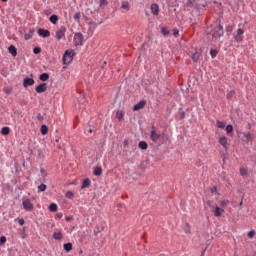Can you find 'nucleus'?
<instances>
[{
  "label": "nucleus",
  "instance_id": "obj_1",
  "mask_svg": "<svg viewBox=\"0 0 256 256\" xmlns=\"http://www.w3.org/2000/svg\"><path fill=\"white\" fill-rule=\"evenodd\" d=\"M208 33V38L212 42H217L220 37L224 35L223 26L221 24L214 25L213 27H208V30H206Z\"/></svg>",
  "mask_w": 256,
  "mask_h": 256
},
{
  "label": "nucleus",
  "instance_id": "obj_2",
  "mask_svg": "<svg viewBox=\"0 0 256 256\" xmlns=\"http://www.w3.org/2000/svg\"><path fill=\"white\" fill-rule=\"evenodd\" d=\"M75 52L73 50H66L63 56V64L68 65L73 61Z\"/></svg>",
  "mask_w": 256,
  "mask_h": 256
},
{
  "label": "nucleus",
  "instance_id": "obj_3",
  "mask_svg": "<svg viewBox=\"0 0 256 256\" xmlns=\"http://www.w3.org/2000/svg\"><path fill=\"white\" fill-rule=\"evenodd\" d=\"M244 33H245V30L244 28L242 27H239L237 30H236V34L234 35V40L235 42L237 43H241L244 39Z\"/></svg>",
  "mask_w": 256,
  "mask_h": 256
},
{
  "label": "nucleus",
  "instance_id": "obj_4",
  "mask_svg": "<svg viewBox=\"0 0 256 256\" xmlns=\"http://www.w3.org/2000/svg\"><path fill=\"white\" fill-rule=\"evenodd\" d=\"M84 41V36L81 32H78L74 35V44L75 46H82Z\"/></svg>",
  "mask_w": 256,
  "mask_h": 256
},
{
  "label": "nucleus",
  "instance_id": "obj_5",
  "mask_svg": "<svg viewBox=\"0 0 256 256\" xmlns=\"http://www.w3.org/2000/svg\"><path fill=\"white\" fill-rule=\"evenodd\" d=\"M150 137L154 143H158V141L161 139V134H158L155 126H152Z\"/></svg>",
  "mask_w": 256,
  "mask_h": 256
},
{
  "label": "nucleus",
  "instance_id": "obj_6",
  "mask_svg": "<svg viewBox=\"0 0 256 256\" xmlns=\"http://www.w3.org/2000/svg\"><path fill=\"white\" fill-rule=\"evenodd\" d=\"M65 33H66L65 26H61V28L56 31V35H55L56 39L60 41L65 36Z\"/></svg>",
  "mask_w": 256,
  "mask_h": 256
},
{
  "label": "nucleus",
  "instance_id": "obj_7",
  "mask_svg": "<svg viewBox=\"0 0 256 256\" xmlns=\"http://www.w3.org/2000/svg\"><path fill=\"white\" fill-rule=\"evenodd\" d=\"M22 204H23L24 209L27 211H31L34 209V205L30 199L23 200Z\"/></svg>",
  "mask_w": 256,
  "mask_h": 256
},
{
  "label": "nucleus",
  "instance_id": "obj_8",
  "mask_svg": "<svg viewBox=\"0 0 256 256\" xmlns=\"http://www.w3.org/2000/svg\"><path fill=\"white\" fill-rule=\"evenodd\" d=\"M241 135L245 139L243 142H251L254 140V136L251 134V132H241Z\"/></svg>",
  "mask_w": 256,
  "mask_h": 256
},
{
  "label": "nucleus",
  "instance_id": "obj_9",
  "mask_svg": "<svg viewBox=\"0 0 256 256\" xmlns=\"http://www.w3.org/2000/svg\"><path fill=\"white\" fill-rule=\"evenodd\" d=\"M35 84V80L33 78L26 77L23 81L24 88H28L29 86H33Z\"/></svg>",
  "mask_w": 256,
  "mask_h": 256
},
{
  "label": "nucleus",
  "instance_id": "obj_10",
  "mask_svg": "<svg viewBox=\"0 0 256 256\" xmlns=\"http://www.w3.org/2000/svg\"><path fill=\"white\" fill-rule=\"evenodd\" d=\"M35 90L38 94H42V93L46 92L47 91L46 83L39 84L38 86H36Z\"/></svg>",
  "mask_w": 256,
  "mask_h": 256
},
{
  "label": "nucleus",
  "instance_id": "obj_11",
  "mask_svg": "<svg viewBox=\"0 0 256 256\" xmlns=\"http://www.w3.org/2000/svg\"><path fill=\"white\" fill-rule=\"evenodd\" d=\"M151 13L153 16H158L160 13V8L157 3L151 4Z\"/></svg>",
  "mask_w": 256,
  "mask_h": 256
},
{
  "label": "nucleus",
  "instance_id": "obj_12",
  "mask_svg": "<svg viewBox=\"0 0 256 256\" xmlns=\"http://www.w3.org/2000/svg\"><path fill=\"white\" fill-rule=\"evenodd\" d=\"M218 142L220 145H222V147H224V149H228V139L226 136H220V138H218Z\"/></svg>",
  "mask_w": 256,
  "mask_h": 256
},
{
  "label": "nucleus",
  "instance_id": "obj_13",
  "mask_svg": "<svg viewBox=\"0 0 256 256\" xmlns=\"http://www.w3.org/2000/svg\"><path fill=\"white\" fill-rule=\"evenodd\" d=\"M146 105V100H141L140 102H138L137 104L134 105L133 107V111H139L141 109H143Z\"/></svg>",
  "mask_w": 256,
  "mask_h": 256
},
{
  "label": "nucleus",
  "instance_id": "obj_14",
  "mask_svg": "<svg viewBox=\"0 0 256 256\" xmlns=\"http://www.w3.org/2000/svg\"><path fill=\"white\" fill-rule=\"evenodd\" d=\"M38 34H39L40 37H43V38H48V37H50V31L47 30V29L40 28V29L38 30Z\"/></svg>",
  "mask_w": 256,
  "mask_h": 256
},
{
  "label": "nucleus",
  "instance_id": "obj_15",
  "mask_svg": "<svg viewBox=\"0 0 256 256\" xmlns=\"http://www.w3.org/2000/svg\"><path fill=\"white\" fill-rule=\"evenodd\" d=\"M8 52L13 56L16 57L17 56V49L14 45H10L8 48Z\"/></svg>",
  "mask_w": 256,
  "mask_h": 256
},
{
  "label": "nucleus",
  "instance_id": "obj_16",
  "mask_svg": "<svg viewBox=\"0 0 256 256\" xmlns=\"http://www.w3.org/2000/svg\"><path fill=\"white\" fill-rule=\"evenodd\" d=\"M224 212L225 211L219 208L218 206L214 207V216L220 217Z\"/></svg>",
  "mask_w": 256,
  "mask_h": 256
},
{
  "label": "nucleus",
  "instance_id": "obj_17",
  "mask_svg": "<svg viewBox=\"0 0 256 256\" xmlns=\"http://www.w3.org/2000/svg\"><path fill=\"white\" fill-rule=\"evenodd\" d=\"M49 20H50V22H51L53 25H56L57 22H58V20H59V17H58V15L53 14V15L50 16Z\"/></svg>",
  "mask_w": 256,
  "mask_h": 256
},
{
  "label": "nucleus",
  "instance_id": "obj_18",
  "mask_svg": "<svg viewBox=\"0 0 256 256\" xmlns=\"http://www.w3.org/2000/svg\"><path fill=\"white\" fill-rule=\"evenodd\" d=\"M182 229H184V233L186 234H191V226L188 223H184L182 226Z\"/></svg>",
  "mask_w": 256,
  "mask_h": 256
},
{
  "label": "nucleus",
  "instance_id": "obj_19",
  "mask_svg": "<svg viewBox=\"0 0 256 256\" xmlns=\"http://www.w3.org/2000/svg\"><path fill=\"white\" fill-rule=\"evenodd\" d=\"M227 125V122H220V120L216 121V127H218L219 129H225Z\"/></svg>",
  "mask_w": 256,
  "mask_h": 256
},
{
  "label": "nucleus",
  "instance_id": "obj_20",
  "mask_svg": "<svg viewBox=\"0 0 256 256\" xmlns=\"http://www.w3.org/2000/svg\"><path fill=\"white\" fill-rule=\"evenodd\" d=\"M39 79L42 81V82H46L49 80V74L48 73H42L39 77Z\"/></svg>",
  "mask_w": 256,
  "mask_h": 256
},
{
  "label": "nucleus",
  "instance_id": "obj_21",
  "mask_svg": "<svg viewBox=\"0 0 256 256\" xmlns=\"http://www.w3.org/2000/svg\"><path fill=\"white\" fill-rule=\"evenodd\" d=\"M121 8H122L123 10L129 11V10H130V4H129V2L123 1V2H122V5H121Z\"/></svg>",
  "mask_w": 256,
  "mask_h": 256
},
{
  "label": "nucleus",
  "instance_id": "obj_22",
  "mask_svg": "<svg viewBox=\"0 0 256 256\" xmlns=\"http://www.w3.org/2000/svg\"><path fill=\"white\" fill-rule=\"evenodd\" d=\"M62 233L60 231H55L54 234H53V238L55 240H61L62 239Z\"/></svg>",
  "mask_w": 256,
  "mask_h": 256
},
{
  "label": "nucleus",
  "instance_id": "obj_23",
  "mask_svg": "<svg viewBox=\"0 0 256 256\" xmlns=\"http://www.w3.org/2000/svg\"><path fill=\"white\" fill-rule=\"evenodd\" d=\"M139 147L142 150H147L148 149V144H147V142H144V140H142V142H139Z\"/></svg>",
  "mask_w": 256,
  "mask_h": 256
},
{
  "label": "nucleus",
  "instance_id": "obj_24",
  "mask_svg": "<svg viewBox=\"0 0 256 256\" xmlns=\"http://www.w3.org/2000/svg\"><path fill=\"white\" fill-rule=\"evenodd\" d=\"M199 53L195 52L194 54H192V61H194V63H197L199 61Z\"/></svg>",
  "mask_w": 256,
  "mask_h": 256
},
{
  "label": "nucleus",
  "instance_id": "obj_25",
  "mask_svg": "<svg viewBox=\"0 0 256 256\" xmlns=\"http://www.w3.org/2000/svg\"><path fill=\"white\" fill-rule=\"evenodd\" d=\"M116 117L119 121H121L124 117V112L123 110H118L117 114H116Z\"/></svg>",
  "mask_w": 256,
  "mask_h": 256
},
{
  "label": "nucleus",
  "instance_id": "obj_26",
  "mask_svg": "<svg viewBox=\"0 0 256 256\" xmlns=\"http://www.w3.org/2000/svg\"><path fill=\"white\" fill-rule=\"evenodd\" d=\"M9 133H10V128H8V126H4V128H2V130H1V134L9 135Z\"/></svg>",
  "mask_w": 256,
  "mask_h": 256
},
{
  "label": "nucleus",
  "instance_id": "obj_27",
  "mask_svg": "<svg viewBox=\"0 0 256 256\" xmlns=\"http://www.w3.org/2000/svg\"><path fill=\"white\" fill-rule=\"evenodd\" d=\"M91 184V181L89 179H85L82 184V189L88 188Z\"/></svg>",
  "mask_w": 256,
  "mask_h": 256
},
{
  "label": "nucleus",
  "instance_id": "obj_28",
  "mask_svg": "<svg viewBox=\"0 0 256 256\" xmlns=\"http://www.w3.org/2000/svg\"><path fill=\"white\" fill-rule=\"evenodd\" d=\"M102 174V168L100 166H97L94 170V175L100 176Z\"/></svg>",
  "mask_w": 256,
  "mask_h": 256
},
{
  "label": "nucleus",
  "instance_id": "obj_29",
  "mask_svg": "<svg viewBox=\"0 0 256 256\" xmlns=\"http://www.w3.org/2000/svg\"><path fill=\"white\" fill-rule=\"evenodd\" d=\"M47 133H48V126H45V124H43V126H41V134L47 135Z\"/></svg>",
  "mask_w": 256,
  "mask_h": 256
},
{
  "label": "nucleus",
  "instance_id": "obj_30",
  "mask_svg": "<svg viewBox=\"0 0 256 256\" xmlns=\"http://www.w3.org/2000/svg\"><path fill=\"white\" fill-rule=\"evenodd\" d=\"M239 174L241 176H246L248 174L247 168H239Z\"/></svg>",
  "mask_w": 256,
  "mask_h": 256
},
{
  "label": "nucleus",
  "instance_id": "obj_31",
  "mask_svg": "<svg viewBox=\"0 0 256 256\" xmlns=\"http://www.w3.org/2000/svg\"><path fill=\"white\" fill-rule=\"evenodd\" d=\"M32 37H33V31H31V30H30L29 33H26V34L24 35V39H25L26 41L32 39Z\"/></svg>",
  "mask_w": 256,
  "mask_h": 256
},
{
  "label": "nucleus",
  "instance_id": "obj_32",
  "mask_svg": "<svg viewBox=\"0 0 256 256\" xmlns=\"http://www.w3.org/2000/svg\"><path fill=\"white\" fill-rule=\"evenodd\" d=\"M73 248V245L71 243L64 244V249L66 252H70Z\"/></svg>",
  "mask_w": 256,
  "mask_h": 256
},
{
  "label": "nucleus",
  "instance_id": "obj_33",
  "mask_svg": "<svg viewBox=\"0 0 256 256\" xmlns=\"http://www.w3.org/2000/svg\"><path fill=\"white\" fill-rule=\"evenodd\" d=\"M217 55H218V51L216 49L210 50V56H212V59L216 58Z\"/></svg>",
  "mask_w": 256,
  "mask_h": 256
},
{
  "label": "nucleus",
  "instance_id": "obj_34",
  "mask_svg": "<svg viewBox=\"0 0 256 256\" xmlns=\"http://www.w3.org/2000/svg\"><path fill=\"white\" fill-rule=\"evenodd\" d=\"M51 212H56L58 209V206L55 203H52L49 207Z\"/></svg>",
  "mask_w": 256,
  "mask_h": 256
},
{
  "label": "nucleus",
  "instance_id": "obj_35",
  "mask_svg": "<svg viewBox=\"0 0 256 256\" xmlns=\"http://www.w3.org/2000/svg\"><path fill=\"white\" fill-rule=\"evenodd\" d=\"M161 33L164 35V36H167L169 35V30L167 29V27H162L161 29Z\"/></svg>",
  "mask_w": 256,
  "mask_h": 256
},
{
  "label": "nucleus",
  "instance_id": "obj_36",
  "mask_svg": "<svg viewBox=\"0 0 256 256\" xmlns=\"http://www.w3.org/2000/svg\"><path fill=\"white\" fill-rule=\"evenodd\" d=\"M47 186L44 184H41L40 186H38V192H44L46 191Z\"/></svg>",
  "mask_w": 256,
  "mask_h": 256
},
{
  "label": "nucleus",
  "instance_id": "obj_37",
  "mask_svg": "<svg viewBox=\"0 0 256 256\" xmlns=\"http://www.w3.org/2000/svg\"><path fill=\"white\" fill-rule=\"evenodd\" d=\"M232 131H233V126L231 124H228L226 126V133L230 134L232 133Z\"/></svg>",
  "mask_w": 256,
  "mask_h": 256
},
{
  "label": "nucleus",
  "instance_id": "obj_38",
  "mask_svg": "<svg viewBox=\"0 0 256 256\" xmlns=\"http://www.w3.org/2000/svg\"><path fill=\"white\" fill-rule=\"evenodd\" d=\"M3 91H4V93H6L7 95H9V94H11V92H12V88H10V87H4V88H3Z\"/></svg>",
  "mask_w": 256,
  "mask_h": 256
},
{
  "label": "nucleus",
  "instance_id": "obj_39",
  "mask_svg": "<svg viewBox=\"0 0 256 256\" xmlns=\"http://www.w3.org/2000/svg\"><path fill=\"white\" fill-rule=\"evenodd\" d=\"M80 19H81V13H80V12H77V13L75 14V16H74V20L77 21V22H79Z\"/></svg>",
  "mask_w": 256,
  "mask_h": 256
},
{
  "label": "nucleus",
  "instance_id": "obj_40",
  "mask_svg": "<svg viewBox=\"0 0 256 256\" xmlns=\"http://www.w3.org/2000/svg\"><path fill=\"white\" fill-rule=\"evenodd\" d=\"M33 53L34 54H40L41 53V48L40 47H35L34 49H33Z\"/></svg>",
  "mask_w": 256,
  "mask_h": 256
},
{
  "label": "nucleus",
  "instance_id": "obj_41",
  "mask_svg": "<svg viewBox=\"0 0 256 256\" xmlns=\"http://www.w3.org/2000/svg\"><path fill=\"white\" fill-rule=\"evenodd\" d=\"M73 197H74V194L71 191L66 193V198L72 199Z\"/></svg>",
  "mask_w": 256,
  "mask_h": 256
},
{
  "label": "nucleus",
  "instance_id": "obj_42",
  "mask_svg": "<svg viewBox=\"0 0 256 256\" xmlns=\"http://www.w3.org/2000/svg\"><path fill=\"white\" fill-rule=\"evenodd\" d=\"M172 33H173V35H174L176 38L179 37V30H178V29L172 30Z\"/></svg>",
  "mask_w": 256,
  "mask_h": 256
},
{
  "label": "nucleus",
  "instance_id": "obj_43",
  "mask_svg": "<svg viewBox=\"0 0 256 256\" xmlns=\"http://www.w3.org/2000/svg\"><path fill=\"white\" fill-rule=\"evenodd\" d=\"M255 236V231H249L248 232V238L252 239Z\"/></svg>",
  "mask_w": 256,
  "mask_h": 256
},
{
  "label": "nucleus",
  "instance_id": "obj_44",
  "mask_svg": "<svg viewBox=\"0 0 256 256\" xmlns=\"http://www.w3.org/2000/svg\"><path fill=\"white\" fill-rule=\"evenodd\" d=\"M234 91H230V92H228V94H226V97L228 98V99H230V98H232L233 96H234Z\"/></svg>",
  "mask_w": 256,
  "mask_h": 256
},
{
  "label": "nucleus",
  "instance_id": "obj_45",
  "mask_svg": "<svg viewBox=\"0 0 256 256\" xmlns=\"http://www.w3.org/2000/svg\"><path fill=\"white\" fill-rule=\"evenodd\" d=\"M108 2L107 0H100V6L103 7V6H107Z\"/></svg>",
  "mask_w": 256,
  "mask_h": 256
},
{
  "label": "nucleus",
  "instance_id": "obj_46",
  "mask_svg": "<svg viewBox=\"0 0 256 256\" xmlns=\"http://www.w3.org/2000/svg\"><path fill=\"white\" fill-rule=\"evenodd\" d=\"M210 193L217 194V187L216 186L212 187V189H210Z\"/></svg>",
  "mask_w": 256,
  "mask_h": 256
},
{
  "label": "nucleus",
  "instance_id": "obj_47",
  "mask_svg": "<svg viewBox=\"0 0 256 256\" xmlns=\"http://www.w3.org/2000/svg\"><path fill=\"white\" fill-rule=\"evenodd\" d=\"M6 241H7L6 237L2 236V237L0 238V244H1V245L4 244V243H6Z\"/></svg>",
  "mask_w": 256,
  "mask_h": 256
},
{
  "label": "nucleus",
  "instance_id": "obj_48",
  "mask_svg": "<svg viewBox=\"0 0 256 256\" xmlns=\"http://www.w3.org/2000/svg\"><path fill=\"white\" fill-rule=\"evenodd\" d=\"M228 203H229V201H222V202L220 203V206L226 207V206L228 205Z\"/></svg>",
  "mask_w": 256,
  "mask_h": 256
},
{
  "label": "nucleus",
  "instance_id": "obj_49",
  "mask_svg": "<svg viewBox=\"0 0 256 256\" xmlns=\"http://www.w3.org/2000/svg\"><path fill=\"white\" fill-rule=\"evenodd\" d=\"M18 223H19L21 226H23V225L25 224V221H24V219H18Z\"/></svg>",
  "mask_w": 256,
  "mask_h": 256
},
{
  "label": "nucleus",
  "instance_id": "obj_50",
  "mask_svg": "<svg viewBox=\"0 0 256 256\" xmlns=\"http://www.w3.org/2000/svg\"><path fill=\"white\" fill-rule=\"evenodd\" d=\"M185 118V112H182L180 119H184Z\"/></svg>",
  "mask_w": 256,
  "mask_h": 256
},
{
  "label": "nucleus",
  "instance_id": "obj_51",
  "mask_svg": "<svg viewBox=\"0 0 256 256\" xmlns=\"http://www.w3.org/2000/svg\"><path fill=\"white\" fill-rule=\"evenodd\" d=\"M57 218L61 219L63 217V215L61 213L56 215Z\"/></svg>",
  "mask_w": 256,
  "mask_h": 256
},
{
  "label": "nucleus",
  "instance_id": "obj_52",
  "mask_svg": "<svg viewBox=\"0 0 256 256\" xmlns=\"http://www.w3.org/2000/svg\"><path fill=\"white\" fill-rule=\"evenodd\" d=\"M226 31H232V27L231 26H228V28H226Z\"/></svg>",
  "mask_w": 256,
  "mask_h": 256
},
{
  "label": "nucleus",
  "instance_id": "obj_53",
  "mask_svg": "<svg viewBox=\"0 0 256 256\" xmlns=\"http://www.w3.org/2000/svg\"><path fill=\"white\" fill-rule=\"evenodd\" d=\"M72 220H73L72 217H67V218H66V221H68V222H69V221H72Z\"/></svg>",
  "mask_w": 256,
  "mask_h": 256
},
{
  "label": "nucleus",
  "instance_id": "obj_54",
  "mask_svg": "<svg viewBox=\"0 0 256 256\" xmlns=\"http://www.w3.org/2000/svg\"><path fill=\"white\" fill-rule=\"evenodd\" d=\"M128 145V140H125L124 141V146H127Z\"/></svg>",
  "mask_w": 256,
  "mask_h": 256
},
{
  "label": "nucleus",
  "instance_id": "obj_55",
  "mask_svg": "<svg viewBox=\"0 0 256 256\" xmlns=\"http://www.w3.org/2000/svg\"><path fill=\"white\" fill-rule=\"evenodd\" d=\"M41 172L44 173L45 171L43 170V168L41 169Z\"/></svg>",
  "mask_w": 256,
  "mask_h": 256
},
{
  "label": "nucleus",
  "instance_id": "obj_56",
  "mask_svg": "<svg viewBox=\"0 0 256 256\" xmlns=\"http://www.w3.org/2000/svg\"><path fill=\"white\" fill-rule=\"evenodd\" d=\"M8 0H2V2H7Z\"/></svg>",
  "mask_w": 256,
  "mask_h": 256
},
{
  "label": "nucleus",
  "instance_id": "obj_57",
  "mask_svg": "<svg viewBox=\"0 0 256 256\" xmlns=\"http://www.w3.org/2000/svg\"><path fill=\"white\" fill-rule=\"evenodd\" d=\"M80 96L84 98V95H83V94H80Z\"/></svg>",
  "mask_w": 256,
  "mask_h": 256
},
{
  "label": "nucleus",
  "instance_id": "obj_58",
  "mask_svg": "<svg viewBox=\"0 0 256 256\" xmlns=\"http://www.w3.org/2000/svg\"><path fill=\"white\" fill-rule=\"evenodd\" d=\"M243 204V202H240V204L239 205H242Z\"/></svg>",
  "mask_w": 256,
  "mask_h": 256
},
{
  "label": "nucleus",
  "instance_id": "obj_59",
  "mask_svg": "<svg viewBox=\"0 0 256 256\" xmlns=\"http://www.w3.org/2000/svg\"><path fill=\"white\" fill-rule=\"evenodd\" d=\"M204 253H205V251H204V252H202V256L204 255Z\"/></svg>",
  "mask_w": 256,
  "mask_h": 256
}]
</instances>
